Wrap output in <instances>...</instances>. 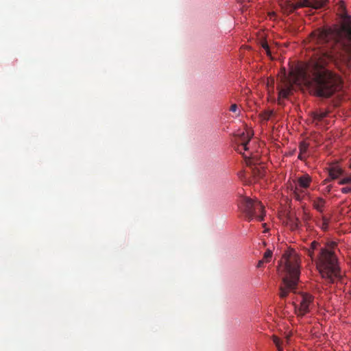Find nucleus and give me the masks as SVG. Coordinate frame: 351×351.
Returning <instances> with one entry per match:
<instances>
[{
	"label": "nucleus",
	"mask_w": 351,
	"mask_h": 351,
	"mask_svg": "<svg viewBox=\"0 0 351 351\" xmlns=\"http://www.w3.org/2000/svg\"><path fill=\"white\" fill-rule=\"evenodd\" d=\"M327 115L326 112H312V118L315 121H321Z\"/></svg>",
	"instance_id": "9b49d317"
},
{
	"label": "nucleus",
	"mask_w": 351,
	"mask_h": 351,
	"mask_svg": "<svg viewBox=\"0 0 351 351\" xmlns=\"http://www.w3.org/2000/svg\"><path fill=\"white\" fill-rule=\"evenodd\" d=\"M329 220L326 217H322V228L324 230H326L328 227Z\"/></svg>",
	"instance_id": "f3484780"
},
{
	"label": "nucleus",
	"mask_w": 351,
	"mask_h": 351,
	"mask_svg": "<svg viewBox=\"0 0 351 351\" xmlns=\"http://www.w3.org/2000/svg\"><path fill=\"white\" fill-rule=\"evenodd\" d=\"M271 257H272V252H271V250L268 249L264 253L263 260L265 261V263H269V262H270Z\"/></svg>",
	"instance_id": "4468645a"
},
{
	"label": "nucleus",
	"mask_w": 351,
	"mask_h": 351,
	"mask_svg": "<svg viewBox=\"0 0 351 351\" xmlns=\"http://www.w3.org/2000/svg\"><path fill=\"white\" fill-rule=\"evenodd\" d=\"M295 300L300 303L299 306L294 303L295 313L298 316H304L310 311L314 298L310 294L301 293L296 297Z\"/></svg>",
	"instance_id": "423d86ee"
},
{
	"label": "nucleus",
	"mask_w": 351,
	"mask_h": 351,
	"mask_svg": "<svg viewBox=\"0 0 351 351\" xmlns=\"http://www.w3.org/2000/svg\"><path fill=\"white\" fill-rule=\"evenodd\" d=\"M281 8L287 12H293L300 8L308 7L313 9L322 8L328 0H300L293 3L291 0H280Z\"/></svg>",
	"instance_id": "39448f33"
},
{
	"label": "nucleus",
	"mask_w": 351,
	"mask_h": 351,
	"mask_svg": "<svg viewBox=\"0 0 351 351\" xmlns=\"http://www.w3.org/2000/svg\"><path fill=\"white\" fill-rule=\"evenodd\" d=\"M291 226L292 229H296L298 228L299 220L298 219L291 220Z\"/></svg>",
	"instance_id": "6ab92c4d"
},
{
	"label": "nucleus",
	"mask_w": 351,
	"mask_h": 351,
	"mask_svg": "<svg viewBox=\"0 0 351 351\" xmlns=\"http://www.w3.org/2000/svg\"><path fill=\"white\" fill-rule=\"evenodd\" d=\"M309 42L319 51L308 62L293 69L290 77L285 76L282 79L278 86L279 100L289 97L293 84L304 86L315 95L323 97H329L342 88L341 77L326 69V66L341 49L351 55V25L343 26L340 30L316 29L311 33Z\"/></svg>",
	"instance_id": "f257e3e1"
},
{
	"label": "nucleus",
	"mask_w": 351,
	"mask_h": 351,
	"mask_svg": "<svg viewBox=\"0 0 351 351\" xmlns=\"http://www.w3.org/2000/svg\"><path fill=\"white\" fill-rule=\"evenodd\" d=\"M262 48L265 51L267 55L269 57L271 56V53L269 49V47L267 42H263L261 44Z\"/></svg>",
	"instance_id": "dca6fc26"
},
{
	"label": "nucleus",
	"mask_w": 351,
	"mask_h": 351,
	"mask_svg": "<svg viewBox=\"0 0 351 351\" xmlns=\"http://www.w3.org/2000/svg\"><path fill=\"white\" fill-rule=\"evenodd\" d=\"M351 183V176L346 177L341 180H339V184H346Z\"/></svg>",
	"instance_id": "a211bd4d"
},
{
	"label": "nucleus",
	"mask_w": 351,
	"mask_h": 351,
	"mask_svg": "<svg viewBox=\"0 0 351 351\" xmlns=\"http://www.w3.org/2000/svg\"><path fill=\"white\" fill-rule=\"evenodd\" d=\"M326 189H327V191H328V192H330V190H331V186H330V185L327 186H326Z\"/></svg>",
	"instance_id": "b1692460"
},
{
	"label": "nucleus",
	"mask_w": 351,
	"mask_h": 351,
	"mask_svg": "<svg viewBox=\"0 0 351 351\" xmlns=\"http://www.w3.org/2000/svg\"><path fill=\"white\" fill-rule=\"evenodd\" d=\"M274 112L273 110H267L261 114V117L264 121H268L274 116Z\"/></svg>",
	"instance_id": "f8f14e48"
},
{
	"label": "nucleus",
	"mask_w": 351,
	"mask_h": 351,
	"mask_svg": "<svg viewBox=\"0 0 351 351\" xmlns=\"http://www.w3.org/2000/svg\"><path fill=\"white\" fill-rule=\"evenodd\" d=\"M230 110L232 112H236L238 111V106L236 104H232L230 107Z\"/></svg>",
	"instance_id": "412c9836"
},
{
	"label": "nucleus",
	"mask_w": 351,
	"mask_h": 351,
	"mask_svg": "<svg viewBox=\"0 0 351 351\" xmlns=\"http://www.w3.org/2000/svg\"><path fill=\"white\" fill-rule=\"evenodd\" d=\"M284 265L280 266L279 272L281 273L282 283L280 287L281 298L287 297L291 291L296 289L300 274V258L293 250L286 252L282 256Z\"/></svg>",
	"instance_id": "7ed1b4c3"
},
{
	"label": "nucleus",
	"mask_w": 351,
	"mask_h": 351,
	"mask_svg": "<svg viewBox=\"0 0 351 351\" xmlns=\"http://www.w3.org/2000/svg\"><path fill=\"white\" fill-rule=\"evenodd\" d=\"M263 173H261L260 171H258V176L261 177L263 176Z\"/></svg>",
	"instance_id": "393cba45"
},
{
	"label": "nucleus",
	"mask_w": 351,
	"mask_h": 351,
	"mask_svg": "<svg viewBox=\"0 0 351 351\" xmlns=\"http://www.w3.org/2000/svg\"><path fill=\"white\" fill-rule=\"evenodd\" d=\"M307 157V155L306 154H302L300 152V154L298 155V159L301 160H304Z\"/></svg>",
	"instance_id": "4be33fe9"
},
{
	"label": "nucleus",
	"mask_w": 351,
	"mask_h": 351,
	"mask_svg": "<svg viewBox=\"0 0 351 351\" xmlns=\"http://www.w3.org/2000/svg\"><path fill=\"white\" fill-rule=\"evenodd\" d=\"M303 250L312 261L315 260V251L319 250L316 265L322 277L328 282L333 283L336 279L341 278L340 268L333 251L321 247L316 241L311 242L309 246L304 247Z\"/></svg>",
	"instance_id": "f03ea898"
},
{
	"label": "nucleus",
	"mask_w": 351,
	"mask_h": 351,
	"mask_svg": "<svg viewBox=\"0 0 351 351\" xmlns=\"http://www.w3.org/2000/svg\"><path fill=\"white\" fill-rule=\"evenodd\" d=\"M273 341L276 346L277 347L278 351H282V348L281 347V342L278 337L276 336H273Z\"/></svg>",
	"instance_id": "2eb2a0df"
},
{
	"label": "nucleus",
	"mask_w": 351,
	"mask_h": 351,
	"mask_svg": "<svg viewBox=\"0 0 351 351\" xmlns=\"http://www.w3.org/2000/svg\"><path fill=\"white\" fill-rule=\"evenodd\" d=\"M308 143L305 141L300 142L299 145V150L302 154H306L307 150L308 149Z\"/></svg>",
	"instance_id": "ddd939ff"
},
{
	"label": "nucleus",
	"mask_w": 351,
	"mask_h": 351,
	"mask_svg": "<svg viewBox=\"0 0 351 351\" xmlns=\"http://www.w3.org/2000/svg\"><path fill=\"white\" fill-rule=\"evenodd\" d=\"M329 173V178L326 179L324 181V183L326 184L327 182L330 181V180H335L338 178L343 173V171L341 168L335 166L332 167L329 169L328 171Z\"/></svg>",
	"instance_id": "6e6552de"
},
{
	"label": "nucleus",
	"mask_w": 351,
	"mask_h": 351,
	"mask_svg": "<svg viewBox=\"0 0 351 351\" xmlns=\"http://www.w3.org/2000/svg\"><path fill=\"white\" fill-rule=\"evenodd\" d=\"M264 263H265V261H263V259L260 260L257 264V267L260 268L263 267Z\"/></svg>",
	"instance_id": "5701e85b"
},
{
	"label": "nucleus",
	"mask_w": 351,
	"mask_h": 351,
	"mask_svg": "<svg viewBox=\"0 0 351 351\" xmlns=\"http://www.w3.org/2000/svg\"><path fill=\"white\" fill-rule=\"evenodd\" d=\"M241 211L245 214L248 221L257 217L259 221H263L265 217L264 206L261 202L249 197H243L239 203Z\"/></svg>",
	"instance_id": "20e7f679"
},
{
	"label": "nucleus",
	"mask_w": 351,
	"mask_h": 351,
	"mask_svg": "<svg viewBox=\"0 0 351 351\" xmlns=\"http://www.w3.org/2000/svg\"><path fill=\"white\" fill-rule=\"evenodd\" d=\"M251 137H252V134H250L249 133H247V135H245V134L244 132H243L241 136V141H242L241 145L243 147V149L245 150L247 149V145L248 143L250 142Z\"/></svg>",
	"instance_id": "9d476101"
},
{
	"label": "nucleus",
	"mask_w": 351,
	"mask_h": 351,
	"mask_svg": "<svg viewBox=\"0 0 351 351\" xmlns=\"http://www.w3.org/2000/svg\"><path fill=\"white\" fill-rule=\"evenodd\" d=\"M350 168L351 169V163H350Z\"/></svg>",
	"instance_id": "a878e982"
},
{
	"label": "nucleus",
	"mask_w": 351,
	"mask_h": 351,
	"mask_svg": "<svg viewBox=\"0 0 351 351\" xmlns=\"http://www.w3.org/2000/svg\"><path fill=\"white\" fill-rule=\"evenodd\" d=\"M313 208L319 213L324 212V208L326 205V200L322 197H317L312 199Z\"/></svg>",
	"instance_id": "1a4fd4ad"
},
{
	"label": "nucleus",
	"mask_w": 351,
	"mask_h": 351,
	"mask_svg": "<svg viewBox=\"0 0 351 351\" xmlns=\"http://www.w3.org/2000/svg\"><path fill=\"white\" fill-rule=\"evenodd\" d=\"M311 182V178L308 174H305L298 178L297 184L295 185V189L293 191L295 197L296 199H301L300 195V194H298V191L300 190V188L307 189L309 187Z\"/></svg>",
	"instance_id": "0eeeda50"
},
{
	"label": "nucleus",
	"mask_w": 351,
	"mask_h": 351,
	"mask_svg": "<svg viewBox=\"0 0 351 351\" xmlns=\"http://www.w3.org/2000/svg\"><path fill=\"white\" fill-rule=\"evenodd\" d=\"M341 191L343 193H351V186H345V187H343V188H341Z\"/></svg>",
	"instance_id": "aec40b11"
}]
</instances>
